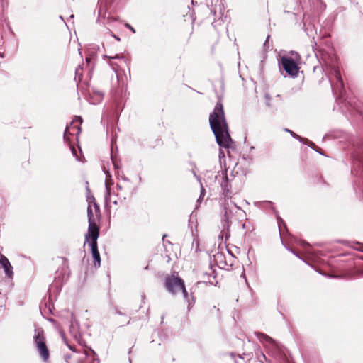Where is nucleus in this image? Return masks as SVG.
<instances>
[{
  "label": "nucleus",
  "instance_id": "1",
  "mask_svg": "<svg viewBox=\"0 0 363 363\" xmlns=\"http://www.w3.org/2000/svg\"><path fill=\"white\" fill-rule=\"evenodd\" d=\"M209 123L218 145L224 148L228 147L232 140L228 133L223 106L220 102L216 104L213 111L210 114Z\"/></svg>",
  "mask_w": 363,
  "mask_h": 363
},
{
  "label": "nucleus",
  "instance_id": "2",
  "mask_svg": "<svg viewBox=\"0 0 363 363\" xmlns=\"http://www.w3.org/2000/svg\"><path fill=\"white\" fill-rule=\"evenodd\" d=\"M113 182L111 179V175L108 173L105 180L106 194L105 201L106 203H113L115 205L123 203L127 197L130 195V188L123 186L121 184H117L116 190L112 188Z\"/></svg>",
  "mask_w": 363,
  "mask_h": 363
},
{
  "label": "nucleus",
  "instance_id": "3",
  "mask_svg": "<svg viewBox=\"0 0 363 363\" xmlns=\"http://www.w3.org/2000/svg\"><path fill=\"white\" fill-rule=\"evenodd\" d=\"M241 208L236 206L234 203L230 202L227 203L225 206V213H224V217L223 218V229L221 230L219 238L223 240L226 241L228 238L230 236L229 232H228V225L230 223V220L232 218L233 214L234 212L237 211H241Z\"/></svg>",
  "mask_w": 363,
  "mask_h": 363
},
{
  "label": "nucleus",
  "instance_id": "4",
  "mask_svg": "<svg viewBox=\"0 0 363 363\" xmlns=\"http://www.w3.org/2000/svg\"><path fill=\"white\" fill-rule=\"evenodd\" d=\"M165 286L167 290L172 294L182 291L184 298L189 301L188 293L185 289L184 281L181 278L175 276L167 277L165 279Z\"/></svg>",
  "mask_w": 363,
  "mask_h": 363
},
{
  "label": "nucleus",
  "instance_id": "5",
  "mask_svg": "<svg viewBox=\"0 0 363 363\" xmlns=\"http://www.w3.org/2000/svg\"><path fill=\"white\" fill-rule=\"evenodd\" d=\"M94 208L96 218H98L100 212L99 207L96 203H94ZM87 216L89 221V227L87 233L85 234V235H99V228L96 222L97 218L94 217L92 206L91 204H89L87 207Z\"/></svg>",
  "mask_w": 363,
  "mask_h": 363
},
{
  "label": "nucleus",
  "instance_id": "6",
  "mask_svg": "<svg viewBox=\"0 0 363 363\" xmlns=\"http://www.w3.org/2000/svg\"><path fill=\"white\" fill-rule=\"evenodd\" d=\"M34 342L37 350L43 361H47L49 359V350L45 343L43 330L41 329H36L35 330Z\"/></svg>",
  "mask_w": 363,
  "mask_h": 363
},
{
  "label": "nucleus",
  "instance_id": "7",
  "mask_svg": "<svg viewBox=\"0 0 363 363\" xmlns=\"http://www.w3.org/2000/svg\"><path fill=\"white\" fill-rule=\"evenodd\" d=\"M299 55L296 53L295 59L284 56L281 58V63L283 69L290 76L296 77L298 72V67L295 60H298Z\"/></svg>",
  "mask_w": 363,
  "mask_h": 363
},
{
  "label": "nucleus",
  "instance_id": "8",
  "mask_svg": "<svg viewBox=\"0 0 363 363\" xmlns=\"http://www.w3.org/2000/svg\"><path fill=\"white\" fill-rule=\"evenodd\" d=\"M99 235H85V244H88L91 250L92 257L94 259V264L96 267L101 265V257L97 247V239Z\"/></svg>",
  "mask_w": 363,
  "mask_h": 363
},
{
  "label": "nucleus",
  "instance_id": "9",
  "mask_svg": "<svg viewBox=\"0 0 363 363\" xmlns=\"http://www.w3.org/2000/svg\"><path fill=\"white\" fill-rule=\"evenodd\" d=\"M82 123V119L79 116H76L75 119L73 120L69 126H67L64 133V139L68 140L69 135H78L81 132L80 124Z\"/></svg>",
  "mask_w": 363,
  "mask_h": 363
},
{
  "label": "nucleus",
  "instance_id": "10",
  "mask_svg": "<svg viewBox=\"0 0 363 363\" xmlns=\"http://www.w3.org/2000/svg\"><path fill=\"white\" fill-rule=\"evenodd\" d=\"M330 72L335 77L337 82L335 86H332L333 90L336 93L338 92L340 96L342 95V90L344 88L343 81L341 77L340 72L335 66L330 67Z\"/></svg>",
  "mask_w": 363,
  "mask_h": 363
},
{
  "label": "nucleus",
  "instance_id": "11",
  "mask_svg": "<svg viewBox=\"0 0 363 363\" xmlns=\"http://www.w3.org/2000/svg\"><path fill=\"white\" fill-rule=\"evenodd\" d=\"M0 265L4 268L6 275L12 278L13 275V267L11 266L9 259L0 253Z\"/></svg>",
  "mask_w": 363,
  "mask_h": 363
},
{
  "label": "nucleus",
  "instance_id": "12",
  "mask_svg": "<svg viewBox=\"0 0 363 363\" xmlns=\"http://www.w3.org/2000/svg\"><path fill=\"white\" fill-rule=\"evenodd\" d=\"M255 335L261 342L266 344L267 346L270 347V349H272L274 347H279L278 344L267 335L262 333H256Z\"/></svg>",
  "mask_w": 363,
  "mask_h": 363
},
{
  "label": "nucleus",
  "instance_id": "13",
  "mask_svg": "<svg viewBox=\"0 0 363 363\" xmlns=\"http://www.w3.org/2000/svg\"><path fill=\"white\" fill-rule=\"evenodd\" d=\"M214 258L218 265L220 268H225L228 266L232 267L233 265V263L230 261V263L227 262L223 253L218 252L214 255Z\"/></svg>",
  "mask_w": 363,
  "mask_h": 363
},
{
  "label": "nucleus",
  "instance_id": "14",
  "mask_svg": "<svg viewBox=\"0 0 363 363\" xmlns=\"http://www.w3.org/2000/svg\"><path fill=\"white\" fill-rule=\"evenodd\" d=\"M78 360L79 363H94V357L91 354L83 352L79 357Z\"/></svg>",
  "mask_w": 363,
  "mask_h": 363
},
{
  "label": "nucleus",
  "instance_id": "15",
  "mask_svg": "<svg viewBox=\"0 0 363 363\" xmlns=\"http://www.w3.org/2000/svg\"><path fill=\"white\" fill-rule=\"evenodd\" d=\"M264 99L266 101V104L269 107H274V106H278V105H279L280 101H281V98H280L279 95H277L276 99H275V103L274 104H271V102H270L271 97H270L269 94H265Z\"/></svg>",
  "mask_w": 363,
  "mask_h": 363
},
{
  "label": "nucleus",
  "instance_id": "16",
  "mask_svg": "<svg viewBox=\"0 0 363 363\" xmlns=\"http://www.w3.org/2000/svg\"><path fill=\"white\" fill-rule=\"evenodd\" d=\"M221 176H222V179H223V181L220 183L221 188L224 191L228 192L229 191L228 183V179L226 172H222Z\"/></svg>",
  "mask_w": 363,
  "mask_h": 363
},
{
  "label": "nucleus",
  "instance_id": "17",
  "mask_svg": "<svg viewBox=\"0 0 363 363\" xmlns=\"http://www.w3.org/2000/svg\"><path fill=\"white\" fill-rule=\"evenodd\" d=\"M285 130L290 133V134L292 135V137L299 140V141L302 142L303 143L307 144L310 146L314 145V144L312 142H310L308 139L303 138L300 137L299 135H298L297 134H296L295 133H294L288 129H286Z\"/></svg>",
  "mask_w": 363,
  "mask_h": 363
},
{
  "label": "nucleus",
  "instance_id": "18",
  "mask_svg": "<svg viewBox=\"0 0 363 363\" xmlns=\"http://www.w3.org/2000/svg\"><path fill=\"white\" fill-rule=\"evenodd\" d=\"M104 57H106L108 59H123L125 62L128 63V60H125L123 56H120L119 55H116L115 56L104 55Z\"/></svg>",
  "mask_w": 363,
  "mask_h": 363
},
{
  "label": "nucleus",
  "instance_id": "19",
  "mask_svg": "<svg viewBox=\"0 0 363 363\" xmlns=\"http://www.w3.org/2000/svg\"><path fill=\"white\" fill-rule=\"evenodd\" d=\"M70 149H71L72 155L76 157L77 160H79V159L78 158V157L77 155V150H76L75 147L73 146H71Z\"/></svg>",
  "mask_w": 363,
  "mask_h": 363
},
{
  "label": "nucleus",
  "instance_id": "20",
  "mask_svg": "<svg viewBox=\"0 0 363 363\" xmlns=\"http://www.w3.org/2000/svg\"><path fill=\"white\" fill-rule=\"evenodd\" d=\"M204 192H205V189L204 188L201 186V195H200V197L199 199H198V201H199L201 197H203L204 196Z\"/></svg>",
  "mask_w": 363,
  "mask_h": 363
},
{
  "label": "nucleus",
  "instance_id": "21",
  "mask_svg": "<svg viewBox=\"0 0 363 363\" xmlns=\"http://www.w3.org/2000/svg\"><path fill=\"white\" fill-rule=\"evenodd\" d=\"M125 26H126L127 28H129L131 31H133V33H135V29H134V28H133L130 25H129V24H126V25H125Z\"/></svg>",
  "mask_w": 363,
  "mask_h": 363
},
{
  "label": "nucleus",
  "instance_id": "22",
  "mask_svg": "<svg viewBox=\"0 0 363 363\" xmlns=\"http://www.w3.org/2000/svg\"><path fill=\"white\" fill-rule=\"evenodd\" d=\"M82 70V68L79 66L78 68H77L76 69V74H82L81 73H79V71Z\"/></svg>",
  "mask_w": 363,
  "mask_h": 363
},
{
  "label": "nucleus",
  "instance_id": "23",
  "mask_svg": "<svg viewBox=\"0 0 363 363\" xmlns=\"http://www.w3.org/2000/svg\"><path fill=\"white\" fill-rule=\"evenodd\" d=\"M102 96H103V95L100 92H99V97L100 99H102Z\"/></svg>",
  "mask_w": 363,
  "mask_h": 363
},
{
  "label": "nucleus",
  "instance_id": "24",
  "mask_svg": "<svg viewBox=\"0 0 363 363\" xmlns=\"http://www.w3.org/2000/svg\"><path fill=\"white\" fill-rule=\"evenodd\" d=\"M113 36L118 40L119 41L120 40V38L114 35H113Z\"/></svg>",
  "mask_w": 363,
  "mask_h": 363
},
{
  "label": "nucleus",
  "instance_id": "25",
  "mask_svg": "<svg viewBox=\"0 0 363 363\" xmlns=\"http://www.w3.org/2000/svg\"><path fill=\"white\" fill-rule=\"evenodd\" d=\"M290 251H291L293 254H294L296 256H298V255L296 254V252H295L292 249H290Z\"/></svg>",
  "mask_w": 363,
  "mask_h": 363
},
{
  "label": "nucleus",
  "instance_id": "26",
  "mask_svg": "<svg viewBox=\"0 0 363 363\" xmlns=\"http://www.w3.org/2000/svg\"><path fill=\"white\" fill-rule=\"evenodd\" d=\"M110 65L113 67V69H115L114 66H116V64L111 62Z\"/></svg>",
  "mask_w": 363,
  "mask_h": 363
},
{
  "label": "nucleus",
  "instance_id": "27",
  "mask_svg": "<svg viewBox=\"0 0 363 363\" xmlns=\"http://www.w3.org/2000/svg\"><path fill=\"white\" fill-rule=\"evenodd\" d=\"M269 38V35H268V36H267V40H266V42L264 43V45H266V43L268 42Z\"/></svg>",
  "mask_w": 363,
  "mask_h": 363
},
{
  "label": "nucleus",
  "instance_id": "28",
  "mask_svg": "<svg viewBox=\"0 0 363 363\" xmlns=\"http://www.w3.org/2000/svg\"><path fill=\"white\" fill-rule=\"evenodd\" d=\"M86 62H88V63H89V62H90V58L87 57V58L86 59Z\"/></svg>",
  "mask_w": 363,
  "mask_h": 363
},
{
  "label": "nucleus",
  "instance_id": "29",
  "mask_svg": "<svg viewBox=\"0 0 363 363\" xmlns=\"http://www.w3.org/2000/svg\"><path fill=\"white\" fill-rule=\"evenodd\" d=\"M358 250L363 251V247L360 248H357Z\"/></svg>",
  "mask_w": 363,
  "mask_h": 363
},
{
  "label": "nucleus",
  "instance_id": "30",
  "mask_svg": "<svg viewBox=\"0 0 363 363\" xmlns=\"http://www.w3.org/2000/svg\"><path fill=\"white\" fill-rule=\"evenodd\" d=\"M262 357H263V359H266V357L264 354H262Z\"/></svg>",
  "mask_w": 363,
  "mask_h": 363
},
{
  "label": "nucleus",
  "instance_id": "31",
  "mask_svg": "<svg viewBox=\"0 0 363 363\" xmlns=\"http://www.w3.org/2000/svg\"><path fill=\"white\" fill-rule=\"evenodd\" d=\"M101 13V9H99V14Z\"/></svg>",
  "mask_w": 363,
  "mask_h": 363
},
{
  "label": "nucleus",
  "instance_id": "32",
  "mask_svg": "<svg viewBox=\"0 0 363 363\" xmlns=\"http://www.w3.org/2000/svg\"><path fill=\"white\" fill-rule=\"evenodd\" d=\"M0 57H4L3 55L0 53Z\"/></svg>",
  "mask_w": 363,
  "mask_h": 363
}]
</instances>
